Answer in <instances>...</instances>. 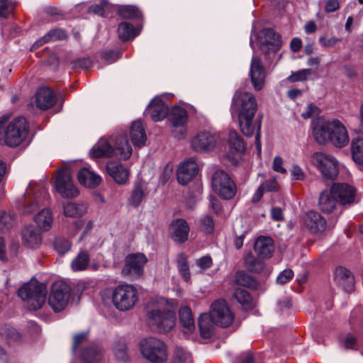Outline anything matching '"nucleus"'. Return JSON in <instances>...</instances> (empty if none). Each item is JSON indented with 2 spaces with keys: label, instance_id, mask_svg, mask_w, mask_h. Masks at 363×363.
<instances>
[{
  "label": "nucleus",
  "instance_id": "nucleus-54",
  "mask_svg": "<svg viewBox=\"0 0 363 363\" xmlns=\"http://www.w3.org/2000/svg\"><path fill=\"white\" fill-rule=\"evenodd\" d=\"M1 333L6 338L9 344H11L20 339L19 333L11 327L5 326L1 329Z\"/></svg>",
  "mask_w": 363,
  "mask_h": 363
},
{
  "label": "nucleus",
  "instance_id": "nucleus-43",
  "mask_svg": "<svg viewBox=\"0 0 363 363\" xmlns=\"http://www.w3.org/2000/svg\"><path fill=\"white\" fill-rule=\"evenodd\" d=\"M66 38V33L64 30L60 28H56L50 30L45 34L41 39L35 43L37 47L41 46L43 44L50 42L55 41L57 40H62Z\"/></svg>",
  "mask_w": 363,
  "mask_h": 363
},
{
  "label": "nucleus",
  "instance_id": "nucleus-33",
  "mask_svg": "<svg viewBox=\"0 0 363 363\" xmlns=\"http://www.w3.org/2000/svg\"><path fill=\"white\" fill-rule=\"evenodd\" d=\"M130 137L134 145L140 147L147 140L145 129L140 121H134L130 128Z\"/></svg>",
  "mask_w": 363,
  "mask_h": 363
},
{
  "label": "nucleus",
  "instance_id": "nucleus-47",
  "mask_svg": "<svg viewBox=\"0 0 363 363\" xmlns=\"http://www.w3.org/2000/svg\"><path fill=\"white\" fill-rule=\"evenodd\" d=\"M16 224V218L11 212H0V230L9 232Z\"/></svg>",
  "mask_w": 363,
  "mask_h": 363
},
{
  "label": "nucleus",
  "instance_id": "nucleus-15",
  "mask_svg": "<svg viewBox=\"0 0 363 363\" xmlns=\"http://www.w3.org/2000/svg\"><path fill=\"white\" fill-rule=\"evenodd\" d=\"M147 262V259L144 254H130L125 258L122 274L130 279L140 278L144 273V266Z\"/></svg>",
  "mask_w": 363,
  "mask_h": 363
},
{
  "label": "nucleus",
  "instance_id": "nucleus-58",
  "mask_svg": "<svg viewBox=\"0 0 363 363\" xmlns=\"http://www.w3.org/2000/svg\"><path fill=\"white\" fill-rule=\"evenodd\" d=\"M294 277V272L291 269L283 270L277 277V282L279 284L284 285L289 282Z\"/></svg>",
  "mask_w": 363,
  "mask_h": 363
},
{
  "label": "nucleus",
  "instance_id": "nucleus-5",
  "mask_svg": "<svg viewBox=\"0 0 363 363\" xmlns=\"http://www.w3.org/2000/svg\"><path fill=\"white\" fill-rule=\"evenodd\" d=\"M47 292L45 284L31 280L18 289V295L23 301L28 302L30 310L37 311L45 304Z\"/></svg>",
  "mask_w": 363,
  "mask_h": 363
},
{
  "label": "nucleus",
  "instance_id": "nucleus-51",
  "mask_svg": "<svg viewBox=\"0 0 363 363\" xmlns=\"http://www.w3.org/2000/svg\"><path fill=\"white\" fill-rule=\"evenodd\" d=\"M116 6L111 5L106 0H102L100 5L91 6L89 11L101 16H106Z\"/></svg>",
  "mask_w": 363,
  "mask_h": 363
},
{
  "label": "nucleus",
  "instance_id": "nucleus-1",
  "mask_svg": "<svg viewBox=\"0 0 363 363\" xmlns=\"http://www.w3.org/2000/svg\"><path fill=\"white\" fill-rule=\"evenodd\" d=\"M257 111V100L252 93L240 90L235 92L231 105L232 114L238 113L240 128L245 135L255 134L256 146L260 151L261 121L255 118Z\"/></svg>",
  "mask_w": 363,
  "mask_h": 363
},
{
  "label": "nucleus",
  "instance_id": "nucleus-12",
  "mask_svg": "<svg viewBox=\"0 0 363 363\" xmlns=\"http://www.w3.org/2000/svg\"><path fill=\"white\" fill-rule=\"evenodd\" d=\"M219 137L210 131L198 133L191 141L192 149L197 152L210 153L219 149Z\"/></svg>",
  "mask_w": 363,
  "mask_h": 363
},
{
  "label": "nucleus",
  "instance_id": "nucleus-13",
  "mask_svg": "<svg viewBox=\"0 0 363 363\" xmlns=\"http://www.w3.org/2000/svg\"><path fill=\"white\" fill-rule=\"evenodd\" d=\"M55 186L56 191L65 199L76 198L79 194L72 180L71 171L68 168L58 169Z\"/></svg>",
  "mask_w": 363,
  "mask_h": 363
},
{
  "label": "nucleus",
  "instance_id": "nucleus-46",
  "mask_svg": "<svg viewBox=\"0 0 363 363\" xmlns=\"http://www.w3.org/2000/svg\"><path fill=\"white\" fill-rule=\"evenodd\" d=\"M233 298L246 309L252 307V296L250 293L244 289H237L235 290Z\"/></svg>",
  "mask_w": 363,
  "mask_h": 363
},
{
  "label": "nucleus",
  "instance_id": "nucleus-17",
  "mask_svg": "<svg viewBox=\"0 0 363 363\" xmlns=\"http://www.w3.org/2000/svg\"><path fill=\"white\" fill-rule=\"evenodd\" d=\"M186 111L180 106H174L170 113L169 120L172 126L174 128L172 130V134L177 139L184 138L186 132L184 125L187 121Z\"/></svg>",
  "mask_w": 363,
  "mask_h": 363
},
{
  "label": "nucleus",
  "instance_id": "nucleus-61",
  "mask_svg": "<svg viewBox=\"0 0 363 363\" xmlns=\"http://www.w3.org/2000/svg\"><path fill=\"white\" fill-rule=\"evenodd\" d=\"M350 128L355 133L363 134V104L360 107L357 124H352Z\"/></svg>",
  "mask_w": 363,
  "mask_h": 363
},
{
  "label": "nucleus",
  "instance_id": "nucleus-56",
  "mask_svg": "<svg viewBox=\"0 0 363 363\" xmlns=\"http://www.w3.org/2000/svg\"><path fill=\"white\" fill-rule=\"evenodd\" d=\"M16 4L13 0H0V16L6 17L13 9Z\"/></svg>",
  "mask_w": 363,
  "mask_h": 363
},
{
  "label": "nucleus",
  "instance_id": "nucleus-29",
  "mask_svg": "<svg viewBox=\"0 0 363 363\" xmlns=\"http://www.w3.org/2000/svg\"><path fill=\"white\" fill-rule=\"evenodd\" d=\"M315 165L325 180H334L338 175L339 169L337 160H316Z\"/></svg>",
  "mask_w": 363,
  "mask_h": 363
},
{
  "label": "nucleus",
  "instance_id": "nucleus-21",
  "mask_svg": "<svg viewBox=\"0 0 363 363\" xmlns=\"http://www.w3.org/2000/svg\"><path fill=\"white\" fill-rule=\"evenodd\" d=\"M330 135L329 143L337 147H344L350 142V137L345 126L338 120H335Z\"/></svg>",
  "mask_w": 363,
  "mask_h": 363
},
{
  "label": "nucleus",
  "instance_id": "nucleus-62",
  "mask_svg": "<svg viewBox=\"0 0 363 363\" xmlns=\"http://www.w3.org/2000/svg\"><path fill=\"white\" fill-rule=\"evenodd\" d=\"M196 264L200 267L201 269L204 271L207 269H209L212 266L213 260L209 255L203 256L197 260Z\"/></svg>",
  "mask_w": 363,
  "mask_h": 363
},
{
  "label": "nucleus",
  "instance_id": "nucleus-8",
  "mask_svg": "<svg viewBox=\"0 0 363 363\" xmlns=\"http://www.w3.org/2000/svg\"><path fill=\"white\" fill-rule=\"evenodd\" d=\"M250 44L252 50L256 46H259L263 52H276L281 45V37L273 29L264 28L259 34H255L254 29L252 30Z\"/></svg>",
  "mask_w": 363,
  "mask_h": 363
},
{
  "label": "nucleus",
  "instance_id": "nucleus-63",
  "mask_svg": "<svg viewBox=\"0 0 363 363\" xmlns=\"http://www.w3.org/2000/svg\"><path fill=\"white\" fill-rule=\"evenodd\" d=\"M318 114V108L313 104H310L306 108V110L301 113V116L304 119H308L311 117Z\"/></svg>",
  "mask_w": 363,
  "mask_h": 363
},
{
  "label": "nucleus",
  "instance_id": "nucleus-53",
  "mask_svg": "<svg viewBox=\"0 0 363 363\" xmlns=\"http://www.w3.org/2000/svg\"><path fill=\"white\" fill-rule=\"evenodd\" d=\"M118 13L124 18H134L140 16V11L133 6H123L118 9Z\"/></svg>",
  "mask_w": 363,
  "mask_h": 363
},
{
  "label": "nucleus",
  "instance_id": "nucleus-45",
  "mask_svg": "<svg viewBox=\"0 0 363 363\" xmlns=\"http://www.w3.org/2000/svg\"><path fill=\"white\" fill-rule=\"evenodd\" d=\"M145 198V186L141 183H137L132 191L129 204L133 207H138Z\"/></svg>",
  "mask_w": 363,
  "mask_h": 363
},
{
  "label": "nucleus",
  "instance_id": "nucleus-24",
  "mask_svg": "<svg viewBox=\"0 0 363 363\" xmlns=\"http://www.w3.org/2000/svg\"><path fill=\"white\" fill-rule=\"evenodd\" d=\"M228 152L227 159H233L241 156L245 150V145L242 139L235 130H230L228 137Z\"/></svg>",
  "mask_w": 363,
  "mask_h": 363
},
{
  "label": "nucleus",
  "instance_id": "nucleus-35",
  "mask_svg": "<svg viewBox=\"0 0 363 363\" xmlns=\"http://www.w3.org/2000/svg\"><path fill=\"white\" fill-rule=\"evenodd\" d=\"M102 353V348L93 344L82 350V358L86 363H98L101 359Z\"/></svg>",
  "mask_w": 363,
  "mask_h": 363
},
{
  "label": "nucleus",
  "instance_id": "nucleus-10",
  "mask_svg": "<svg viewBox=\"0 0 363 363\" xmlns=\"http://www.w3.org/2000/svg\"><path fill=\"white\" fill-rule=\"evenodd\" d=\"M71 296V288L65 282L58 281L53 283L48 297V304L55 312L64 310Z\"/></svg>",
  "mask_w": 363,
  "mask_h": 363
},
{
  "label": "nucleus",
  "instance_id": "nucleus-25",
  "mask_svg": "<svg viewBox=\"0 0 363 363\" xmlns=\"http://www.w3.org/2000/svg\"><path fill=\"white\" fill-rule=\"evenodd\" d=\"M168 111V104L162 100L161 96L155 97L147 108L152 119L156 122L163 120L167 116Z\"/></svg>",
  "mask_w": 363,
  "mask_h": 363
},
{
  "label": "nucleus",
  "instance_id": "nucleus-50",
  "mask_svg": "<svg viewBox=\"0 0 363 363\" xmlns=\"http://www.w3.org/2000/svg\"><path fill=\"white\" fill-rule=\"evenodd\" d=\"M113 351L118 360H128V354L127 351V345L123 340H119L114 343Z\"/></svg>",
  "mask_w": 363,
  "mask_h": 363
},
{
  "label": "nucleus",
  "instance_id": "nucleus-60",
  "mask_svg": "<svg viewBox=\"0 0 363 363\" xmlns=\"http://www.w3.org/2000/svg\"><path fill=\"white\" fill-rule=\"evenodd\" d=\"M88 333H81L74 336L72 351L76 352L79 345L87 340Z\"/></svg>",
  "mask_w": 363,
  "mask_h": 363
},
{
  "label": "nucleus",
  "instance_id": "nucleus-14",
  "mask_svg": "<svg viewBox=\"0 0 363 363\" xmlns=\"http://www.w3.org/2000/svg\"><path fill=\"white\" fill-rule=\"evenodd\" d=\"M211 318L215 325L229 327L235 319V314L225 300H217L211 305Z\"/></svg>",
  "mask_w": 363,
  "mask_h": 363
},
{
  "label": "nucleus",
  "instance_id": "nucleus-31",
  "mask_svg": "<svg viewBox=\"0 0 363 363\" xmlns=\"http://www.w3.org/2000/svg\"><path fill=\"white\" fill-rule=\"evenodd\" d=\"M339 201L334 196L331 190H325L321 192L318 200L319 209L325 213H330L335 209Z\"/></svg>",
  "mask_w": 363,
  "mask_h": 363
},
{
  "label": "nucleus",
  "instance_id": "nucleus-6",
  "mask_svg": "<svg viewBox=\"0 0 363 363\" xmlns=\"http://www.w3.org/2000/svg\"><path fill=\"white\" fill-rule=\"evenodd\" d=\"M140 349L143 357L152 363H164L167 359V347L158 338L150 337L143 339Z\"/></svg>",
  "mask_w": 363,
  "mask_h": 363
},
{
  "label": "nucleus",
  "instance_id": "nucleus-4",
  "mask_svg": "<svg viewBox=\"0 0 363 363\" xmlns=\"http://www.w3.org/2000/svg\"><path fill=\"white\" fill-rule=\"evenodd\" d=\"M116 147H111V142L101 139L90 150L91 157H121L120 159H129L132 154V147L125 137L121 136L116 140Z\"/></svg>",
  "mask_w": 363,
  "mask_h": 363
},
{
  "label": "nucleus",
  "instance_id": "nucleus-23",
  "mask_svg": "<svg viewBox=\"0 0 363 363\" xmlns=\"http://www.w3.org/2000/svg\"><path fill=\"white\" fill-rule=\"evenodd\" d=\"M172 239L177 243H184L188 240L190 230L188 223L183 218H177L171 223Z\"/></svg>",
  "mask_w": 363,
  "mask_h": 363
},
{
  "label": "nucleus",
  "instance_id": "nucleus-9",
  "mask_svg": "<svg viewBox=\"0 0 363 363\" xmlns=\"http://www.w3.org/2000/svg\"><path fill=\"white\" fill-rule=\"evenodd\" d=\"M337 220V218H333L327 221L319 213L309 211L303 216L302 223L311 233L318 234L331 230Z\"/></svg>",
  "mask_w": 363,
  "mask_h": 363
},
{
  "label": "nucleus",
  "instance_id": "nucleus-7",
  "mask_svg": "<svg viewBox=\"0 0 363 363\" xmlns=\"http://www.w3.org/2000/svg\"><path fill=\"white\" fill-rule=\"evenodd\" d=\"M113 306L120 311L132 309L136 304L138 298L137 289L130 284L116 286L111 295Z\"/></svg>",
  "mask_w": 363,
  "mask_h": 363
},
{
  "label": "nucleus",
  "instance_id": "nucleus-64",
  "mask_svg": "<svg viewBox=\"0 0 363 363\" xmlns=\"http://www.w3.org/2000/svg\"><path fill=\"white\" fill-rule=\"evenodd\" d=\"M318 40L321 46L324 48H330L335 46L337 43L341 40V39L336 37L326 38L325 36H320Z\"/></svg>",
  "mask_w": 363,
  "mask_h": 363
},
{
  "label": "nucleus",
  "instance_id": "nucleus-38",
  "mask_svg": "<svg viewBox=\"0 0 363 363\" xmlns=\"http://www.w3.org/2000/svg\"><path fill=\"white\" fill-rule=\"evenodd\" d=\"M90 261L89 253L86 250H82L71 262V268L74 272L85 270Z\"/></svg>",
  "mask_w": 363,
  "mask_h": 363
},
{
  "label": "nucleus",
  "instance_id": "nucleus-11",
  "mask_svg": "<svg viewBox=\"0 0 363 363\" xmlns=\"http://www.w3.org/2000/svg\"><path fill=\"white\" fill-rule=\"evenodd\" d=\"M212 188L223 199H232L236 193L237 188L234 182L225 171L216 170L211 177Z\"/></svg>",
  "mask_w": 363,
  "mask_h": 363
},
{
  "label": "nucleus",
  "instance_id": "nucleus-37",
  "mask_svg": "<svg viewBox=\"0 0 363 363\" xmlns=\"http://www.w3.org/2000/svg\"><path fill=\"white\" fill-rule=\"evenodd\" d=\"M38 228L43 231H48L52 223V216L48 208H44L40 211L34 218Z\"/></svg>",
  "mask_w": 363,
  "mask_h": 363
},
{
  "label": "nucleus",
  "instance_id": "nucleus-57",
  "mask_svg": "<svg viewBox=\"0 0 363 363\" xmlns=\"http://www.w3.org/2000/svg\"><path fill=\"white\" fill-rule=\"evenodd\" d=\"M311 74V69H303L293 73L288 77V79L291 82L303 81L306 80Z\"/></svg>",
  "mask_w": 363,
  "mask_h": 363
},
{
  "label": "nucleus",
  "instance_id": "nucleus-48",
  "mask_svg": "<svg viewBox=\"0 0 363 363\" xmlns=\"http://www.w3.org/2000/svg\"><path fill=\"white\" fill-rule=\"evenodd\" d=\"M177 262L179 274L185 281H189L190 280L191 275L186 255L183 252L179 253Z\"/></svg>",
  "mask_w": 363,
  "mask_h": 363
},
{
  "label": "nucleus",
  "instance_id": "nucleus-27",
  "mask_svg": "<svg viewBox=\"0 0 363 363\" xmlns=\"http://www.w3.org/2000/svg\"><path fill=\"white\" fill-rule=\"evenodd\" d=\"M56 101L55 93L48 87H41L36 92L35 103L40 109L47 110L51 108Z\"/></svg>",
  "mask_w": 363,
  "mask_h": 363
},
{
  "label": "nucleus",
  "instance_id": "nucleus-44",
  "mask_svg": "<svg viewBox=\"0 0 363 363\" xmlns=\"http://www.w3.org/2000/svg\"><path fill=\"white\" fill-rule=\"evenodd\" d=\"M94 173L86 167L81 169L77 175L79 184L87 189H94Z\"/></svg>",
  "mask_w": 363,
  "mask_h": 363
},
{
  "label": "nucleus",
  "instance_id": "nucleus-49",
  "mask_svg": "<svg viewBox=\"0 0 363 363\" xmlns=\"http://www.w3.org/2000/svg\"><path fill=\"white\" fill-rule=\"evenodd\" d=\"M352 159H363V138H354L350 143Z\"/></svg>",
  "mask_w": 363,
  "mask_h": 363
},
{
  "label": "nucleus",
  "instance_id": "nucleus-55",
  "mask_svg": "<svg viewBox=\"0 0 363 363\" xmlns=\"http://www.w3.org/2000/svg\"><path fill=\"white\" fill-rule=\"evenodd\" d=\"M55 250L60 255L67 253L71 247L70 242L65 238H56L54 242Z\"/></svg>",
  "mask_w": 363,
  "mask_h": 363
},
{
  "label": "nucleus",
  "instance_id": "nucleus-26",
  "mask_svg": "<svg viewBox=\"0 0 363 363\" xmlns=\"http://www.w3.org/2000/svg\"><path fill=\"white\" fill-rule=\"evenodd\" d=\"M40 195L42 196V198H40L38 194L31 195L29 193H27L24 196L22 211L23 214H30L33 213L38 208V206L43 203V201L48 199L49 197L48 193L45 189L41 190Z\"/></svg>",
  "mask_w": 363,
  "mask_h": 363
},
{
  "label": "nucleus",
  "instance_id": "nucleus-20",
  "mask_svg": "<svg viewBox=\"0 0 363 363\" xmlns=\"http://www.w3.org/2000/svg\"><path fill=\"white\" fill-rule=\"evenodd\" d=\"M334 196L342 204H350L354 201L355 189L345 183H334L330 187Z\"/></svg>",
  "mask_w": 363,
  "mask_h": 363
},
{
  "label": "nucleus",
  "instance_id": "nucleus-19",
  "mask_svg": "<svg viewBox=\"0 0 363 363\" xmlns=\"http://www.w3.org/2000/svg\"><path fill=\"white\" fill-rule=\"evenodd\" d=\"M196 160H183L177 167V178L178 182L184 186L187 184L199 171Z\"/></svg>",
  "mask_w": 363,
  "mask_h": 363
},
{
  "label": "nucleus",
  "instance_id": "nucleus-3",
  "mask_svg": "<svg viewBox=\"0 0 363 363\" xmlns=\"http://www.w3.org/2000/svg\"><path fill=\"white\" fill-rule=\"evenodd\" d=\"M167 303V300L160 298L147 311L148 324L160 333L170 331L176 324L175 312Z\"/></svg>",
  "mask_w": 363,
  "mask_h": 363
},
{
  "label": "nucleus",
  "instance_id": "nucleus-40",
  "mask_svg": "<svg viewBox=\"0 0 363 363\" xmlns=\"http://www.w3.org/2000/svg\"><path fill=\"white\" fill-rule=\"evenodd\" d=\"M118 36L121 40L125 41L137 36L140 31L132 24L123 22L119 24L118 28Z\"/></svg>",
  "mask_w": 363,
  "mask_h": 363
},
{
  "label": "nucleus",
  "instance_id": "nucleus-36",
  "mask_svg": "<svg viewBox=\"0 0 363 363\" xmlns=\"http://www.w3.org/2000/svg\"><path fill=\"white\" fill-rule=\"evenodd\" d=\"M180 323L184 333H190L195 328L194 320L191 308L184 306L179 311Z\"/></svg>",
  "mask_w": 363,
  "mask_h": 363
},
{
  "label": "nucleus",
  "instance_id": "nucleus-39",
  "mask_svg": "<svg viewBox=\"0 0 363 363\" xmlns=\"http://www.w3.org/2000/svg\"><path fill=\"white\" fill-rule=\"evenodd\" d=\"M213 322L211 320V315L204 314L201 315L198 320V325L201 335L204 338H209L213 333Z\"/></svg>",
  "mask_w": 363,
  "mask_h": 363
},
{
  "label": "nucleus",
  "instance_id": "nucleus-18",
  "mask_svg": "<svg viewBox=\"0 0 363 363\" xmlns=\"http://www.w3.org/2000/svg\"><path fill=\"white\" fill-rule=\"evenodd\" d=\"M250 77L254 89L256 91L261 90L264 84L266 73L259 57L252 56L250 63Z\"/></svg>",
  "mask_w": 363,
  "mask_h": 363
},
{
  "label": "nucleus",
  "instance_id": "nucleus-30",
  "mask_svg": "<svg viewBox=\"0 0 363 363\" xmlns=\"http://www.w3.org/2000/svg\"><path fill=\"white\" fill-rule=\"evenodd\" d=\"M254 250L263 258L271 257L274 251V241L270 237L259 236L255 242Z\"/></svg>",
  "mask_w": 363,
  "mask_h": 363
},
{
  "label": "nucleus",
  "instance_id": "nucleus-42",
  "mask_svg": "<svg viewBox=\"0 0 363 363\" xmlns=\"http://www.w3.org/2000/svg\"><path fill=\"white\" fill-rule=\"evenodd\" d=\"M235 282L240 286L252 289H255L258 287L257 281L244 271H240L237 273Z\"/></svg>",
  "mask_w": 363,
  "mask_h": 363
},
{
  "label": "nucleus",
  "instance_id": "nucleus-28",
  "mask_svg": "<svg viewBox=\"0 0 363 363\" xmlns=\"http://www.w3.org/2000/svg\"><path fill=\"white\" fill-rule=\"evenodd\" d=\"M334 280L345 291L352 289L354 278L351 272L344 267H337L334 271Z\"/></svg>",
  "mask_w": 363,
  "mask_h": 363
},
{
  "label": "nucleus",
  "instance_id": "nucleus-22",
  "mask_svg": "<svg viewBox=\"0 0 363 363\" xmlns=\"http://www.w3.org/2000/svg\"><path fill=\"white\" fill-rule=\"evenodd\" d=\"M106 170L110 177L118 184L126 183L129 172L123 164L118 162V160H108L106 164Z\"/></svg>",
  "mask_w": 363,
  "mask_h": 363
},
{
  "label": "nucleus",
  "instance_id": "nucleus-16",
  "mask_svg": "<svg viewBox=\"0 0 363 363\" xmlns=\"http://www.w3.org/2000/svg\"><path fill=\"white\" fill-rule=\"evenodd\" d=\"M335 122V119L326 120L323 118H318L313 122L312 135L318 144L329 143Z\"/></svg>",
  "mask_w": 363,
  "mask_h": 363
},
{
  "label": "nucleus",
  "instance_id": "nucleus-2",
  "mask_svg": "<svg viewBox=\"0 0 363 363\" xmlns=\"http://www.w3.org/2000/svg\"><path fill=\"white\" fill-rule=\"evenodd\" d=\"M9 116H0V144L17 147L28 137L29 125L26 118L18 116L8 122Z\"/></svg>",
  "mask_w": 363,
  "mask_h": 363
},
{
  "label": "nucleus",
  "instance_id": "nucleus-32",
  "mask_svg": "<svg viewBox=\"0 0 363 363\" xmlns=\"http://www.w3.org/2000/svg\"><path fill=\"white\" fill-rule=\"evenodd\" d=\"M21 237L23 244L30 248H36L41 243V235L33 226L25 228Z\"/></svg>",
  "mask_w": 363,
  "mask_h": 363
},
{
  "label": "nucleus",
  "instance_id": "nucleus-52",
  "mask_svg": "<svg viewBox=\"0 0 363 363\" xmlns=\"http://www.w3.org/2000/svg\"><path fill=\"white\" fill-rule=\"evenodd\" d=\"M200 229L206 234H212L215 229L213 218L209 215H205L200 219Z\"/></svg>",
  "mask_w": 363,
  "mask_h": 363
},
{
  "label": "nucleus",
  "instance_id": "nucleus-41",
  "mask_svg": "<svg viewBox=\"0 0 363 363\" xmlns=\"http://www.w3.org/2000/svg\"><path fill=\"white\" fill-rule=\"evenodd\" d=\"M245 267L251 272L260 273L264 268V263L250 252L245 257Z\"/></svg>",
  "mask_w": 363,
  "mask_h": 363
},
{
  "label": "nucleus",
  "instance_id": "nucleus-59",
  "mask_svg": "<svg viewBox=\"0 0 363 363\" xmlns=\"http://www.w3.org/2000/svg\"><path fill=\"white\" fill-rule=\"evenodd\" d=\"M260 186L266 192H276L279 190V184L275 177L266 180Z\"/></svg>",
  "mask_w": 363,
  "mask_h": 363
},
{
  "label": "nucleus",
  "instance_id": "nucleus-34",
  "mask_svg": "<svg viewBox=\"0 0 363 363\" xmlns=\"http://www.w3.org/2000/svg\"><path fill=\"white\" fill-rule=\"evenodd\" d=\"M88 205L84 203H76L68 202L63 205V213L67 217L79 218L87 212Z\"/></svg>",
  "mask_w": 363,
  "mask_h": 363
}]
</instances>
